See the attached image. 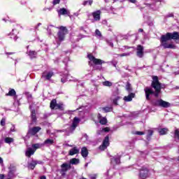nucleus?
Segmentation results:
<instances>
[{
	"mask_svg": "<svg viewBox=\"0 0 179 179\" xmlns=\"http://www.w3.org/2000/svg\"><path fill=\"white\" fill-rule=\"evenodd\" d=\"M154 131L152 129L148 130L147 139L149 140L153 136Z\"/></svg>",
	"mask_w": 179,
	"mask_h": 179,
	"instance_id": "c756f323",
	"label": "nucleus"
},
{
	"mask_svg": "<svg viewBox=\"0 0 179 179\" xmlns=\"http://www.w3.org/2000/svg\"><path fill=\"white\" fill-rule=\"evenodd\" d=\"M8 55H13V52H8L7 53Z\"/></svg>",
	"mask_w": 179,
	"mask_h": 179,
	"instance_id": "e2e57ef3",
	"label": "nucleus"
},
{
	"mask_svg": "<svg viewBox=\"0 0 179 179\" xmlns=\"http://www.w3.org/2000/svg\"><path fill=\"white\" fill-rule=\"evenodd\" d=\"M0 124L1 125V127H5V125H6V120H5V119H1V120L0 122Z\"/></svg>",
	"mask_w": 179,
	"mask_h": 179,
	"instance_id": "79ce46f5",
	"label": "nucleus"
},
{
	"mask_svg": "<svg viewBox=\"0 0 179 179\" xmlns=\"http://www.w3.org/2000/svg\"><path fill=\"white\" fill-rule=\"evenodd\" d=\"M127 48H129V47H127Z\"/></svg>",
	"mask_w": 179,
	"mask_h": 179,
	"instance_id": "774afa93",
	"label": "nucleus"
},
{
	"mask_svg": "<svg viewBox=\"0 0 179 179\" xmlns=\"http://www.w3.org/2000/svg\"><path fill=\"white\" fill-rule=\"evenodd\" d=\"M60 2H61V0H53L52 5L53 6H55V5L59 4Z\"/></svg>",
	"mask_w": 179,
	"mask_h": 179,
	"instance_id": "4c0bfd02",
	"label": "nucleus"
},
{
	"mask_svg": "<svg viewBox=\"0 0 179 179\" xmlns=\"http://www.w3.org/2000/svg\"><path fill=\"white\" fill-rule=\"evenodd\" d=\"M152 79L151 87H152L155 91L148 87L144 89L147 101H150V96H152V94H154L155 97H159V94L162 92V83L159 81V77L157 76H153Z\"/></svg>",
	"mask_w": 179,
	"mask_h": 179,
	"instance_id": "f257e3e1",
	"label": "nucleus"
},
{
	"mask_svg": "<svg viewBox=\"0 0 179 179\" xmlns=\"http://www.w3.org/2000/svg\"><path fill=\"white\" fill-rule=\"evenodd\" d=\"M57 13L59 16L65 15H69V11L66 10L65 8H60L59 10H57Z\"/></svg>",
	"mask_w": 179,
	"mask_h": 179,
	"instance_id": "f3484780",
	"label": "nucleus"
},
{
	"mask_svg": "<svg viewBox=\"0 0 179 179\" xmlns=\"http://www.w3.org/2000/svg\"><path fill=\"white\" fill-rule=\"evenodd\" d=\"M14 40H17L16 35L14 36Z\"/></svg>",
	"mask_w": 179,
	"mask_h": 179,
	"instance_id": "0e129e2a",
	"label": "nucleus"
},
{
	"mask_svg": "<svg viewBox=\"0 0 179 179\" xmlns=\"http://www.w3.org/2000/svg\"><path fill=\"white\" fill-rule=\"evenodd\" d=\"M100 15H101V10H97L92 13V15L96 22H99V20H100Z\"/></svg>",
	"mask_w": 179,
	"mask_h": 179,
	"instance_id": "ddd939ff",
	"label": "nucleus"
},
{
	"mask_svg": "<svg viewBox=\"0 0 179 179\" xmlns=\"http://www.w3.org/2000/svg\"><path fill=\"white\" fill-rule=\"evenodd\" d=\"M139 33H143V29H138Z\"/></svg>",
	"mask_w": 179,
	"mask_h": 179,
	"instance_id": "13d9d810",
	"label": "nucleus"
},
{
	"mask_svg": "<svg viewBox=\"0 0 179 179\" xmlns=\"http://www.w3.org/2000/svg\"><path fill=\"white\" fill-rule=\"evenodd\" d=\"M131 3H136V0H129Z\"/></svg>",
	"mask_w": 179,
	"mask_h": 179,
	"instance_id": "864d4df0",
	"label": "nucleus"
},
{
	"mask_svg": "<svg viewBox=\"0 0 179 179\" xmlns=\"http://www.w3.org/2000/svg\"><path fill=\"white\" fill-rule=\"evenodd\" d=\"M79 159H78V158H73V159H70V161H69V163L70 164H73V165H75V166H76V165H78V164H79Z\"/></svg>",
	"mask_w": 179,
	"mask_h": 179,
	"instance_id": "b1692460",
	"label": "nucleus"
},
{
	"mask_svg": "<svg viewBox=\"0 0 179 179\" xmlns=\"http://www.w3.org/2000/svg\"><path fill=\"white\" fill-rule=\"evenodd\" d=\"M95 34H96V36H98L99 37H101V32L100 31V30L96 29Z\"/></svg>",
	"mask_w": 179,
	"mask_h": 179,
	"instance_id": "a19ab883",
	"label": "nucleus"
},
{
	"mask_svg": "<svg viewBox=\"0 0 179 179\" xmlns=\"http://www.w3.org/2000/svg\"><path fill=\"white\" fill-rule=\"evenodd\" d=\"M136 135H145V132L143 131H136Z\"/></svg>",
	"mask_w": 179,
	"mask_h": 179,
	"instance_id": "a18cd8bd",
	"label": "nucleus"
},
{
	"mask_svg": "<svg viewBox=\"0 0 179 179\" xmlns=\"http://www.w3.org/2000/svg\"><path fill=\"white\" fill-rule=\"evenodd\" d=\"M13 138H10V137H6L4 139V142L5 143H8V145H10V143H12L13 142Z\"/></svg>",
	"mask_w": 179,
	"mask_h": 179,
	"instance_id": "c85d7f7f",
	"label": "nucleus"
},
{
	"mask_svg": "<svg viewBox=\"0 0 179 179\" xmlns=\"http://www.w3.org/2000/svg\"><path fill=\"white\" fill-rule=\"evenodd\" d=\"M158 132H159L160 136L166 135V134L169 132V129H167V128H162V129H160L158 131Z\"/></svg>",
	"mask_w": 179,
	"mask_h": 179,
	"instance_id": "393cba45",
	"label": "nucleus"
},
{
	"mask_svg": "<svg viewBox=\"0 0 179 179\" xmlns=\"http://www.w3.org/2000/svg\"><path fill=\"white\" fill-rule=\"evenodd\" d=\"M176 89H179V87H178V86H176Z\"/></svg>",
	"mask_w": 179,
	"mask_h": 179,
	"instance_id": "69168bd1",
	"label": "nucleus"
},
{
	"mask_svg": "<svg viewBox=\"0 0 179 179\" xmlns=\"http://www.w3.org/2000/svg\"><path fill=\"white\" fill-rule=\"evenodd\" d=\"M144 50L143 45H138L136 47V56L138 57V58H143L144 55Z\"/></svg>",
	"mask_w": 179,
	"mask_h": 179,
	"instance_id": "9d476101",
	"label": "nucleus"
},
{
	"mask_svg": "<svg viewBox=\"0 0 179 179\" xmlns=\"http://www.w3.org/2000/svg\"><path fill=\"white\" fill-rule=\"evenodd\" d=\"M45 145H53L54 140L48 138L44 141Z\"/></svg>",
	"mask_w": 179,
	"mask_h": 179,
	"instance_id": "7c9ffc66",
	"label": "nucleus"
},
{
	"mask_svg": "<svg viewBox=\"0 0 179 179\" xmlns=\"http://www.w3.org/2000/svg\"><path fill=\"white\" fill-rule=\"evenodd\" d=\"M107 122H108V121L107 120L106 117H102L101 120H99V124H101V125H106Z\"/></svg>",
	"mask_w": 179,
	"mask_h": 179,
	"instance_id": "cd10ccee",
	"label": "nucleus"
},
{
	"mask_svg": "<svg viewBox=\"0 0 179 179\" xmlns=\"http://www.w3.org/2000/svg\"><path fill=\"white\" fill-rule=\"evenodd\" d=\"M139 177L141 179H146L147 177H149V170L145 166H142L139 169Z\"/></svg>",
	"mask_w": 179,
	"mask_h": 179,
	"instance_id": "6e6552de",
	"label": "nucleus"
},
{
	"mask_svg": "<svg viewBox=\"0 0 179 179\" xmlns=\"http://www.w3.org/2000/svg\"><path fill=\"white\" fill-rule=\"evenodd\" d=\"M79 149L75 146L69 151V156H74V155H78Z\"/></svg>",
	"mask_w": 179,
	"mask_h": 179,
	"instance_id": "dca6fc26",
	"label": "nucleus"
},
{
	"mask_svg": "<svg viewBox=\"0 0 179 179\" xmlns=\"http://www.w3.org/2000/svg\"><path fill=\"white\" fill-rule=\"evenodd\" d=\"M126 90H127V92H131L132 91V87L131 85V83H129V82L127 83Z\"/></svg>",
	"mask_w": 179,
	"mask_h": 179,
	"instance_id": "2f4dec72",
	"label": "nucleus"
},
{
	"mask_svg": "<svg viewBox=\"0 0 179 179\" xmlns=\"http://www.w3.org/2000/svg\"><path fill=\"white\" fill-rule=\"evenodd\" d=\"M25 95L27 96V99H31L32 96L30 92H25Z\"/></svg>",
	"mask_w": 179,
	"mask_h": 179,
	"instance_id": "37998d69",
	"label": "nucleus"
},
{
	"mask_svg": "<svg viewBox=\"0 0 179 179\" xmlns=\"http://www.w3.org/2000/svg\"><path fill=\"white\" fill-rule=\"evenodd\" d=\"M103 85L106 86L108 87H111V86H113V83L110 81H105V82H103Z\"/></svg>",
	"mask_w": 179,
	"mask_h": 179,
	"instance_id": "473e14b6",
	"label": "nucleus"
},
{
	"mask_svg": "<svg viewBox=\"0 0 179 179\" xmlns=\"http://www.w3.org/2000/svg\"><path fill=\"white\" fill-rule=\"evenodd\" d=\"M54 76V72L49 71L47 74L45 72L42 73L41 78L45 79V80H51V77Z\"/></svg>",
	"mask_w": 179,
	"mask_h": 179,
	"instance_id": "9b49d317",
	"label": "nucleus"
},
{
	"mask_svg": "<svg viewBox=\"0 0 179 179\" xmlns=\"http://www.w3.org/2000/svg\"><path fill=\"white\" fill-rule=\"evenodd\" d=\"M36 150H33V148H28L27 150L25 152V156H27V157H31L32 155H34Z\"/></svg>",
	"mask_w": 179,
	"mask_h": 179,
	"instance_id": "6ab92c4d",
	"label": "nucleus"
},
{
	"mask_svg": "<svg viewBox=\"0 0 179 179\" xmlns=\"http://www.w3.org/2000/svg\"><path fill=\"white\" fill-rule=\"evenodd\" d=\"M41 179H47V177L45 176H41Z\"/></svg>",
	"mask_w": 179,
	"mask_h": 179,
	"instance_id": "bf43d9fd",
	"label": "nucleus"
},
{
	"mask_svg": "<svg viewBox=\"0 0 179 179\" xmlns=\"http://www.w3.org/2000/svg\"><path fill=\"white\" fill-rule=\"evenodd\" d=\"M88 2H89L88 1H83V6H86L87 5Z\"/></svg>",
	"mask_w": 179,
	"mask_h": 179,
	"instance_id": "603ef678",
	"label": "nucleus"
},
{
	"mask_svg": "<svg viewBox=\"0 0 179 179\" xmlns=\"http://www.w3.org/2000/svg\"><path fill=\"white\" fill-rule=\"evenodd\" d=\"M32 148L35 149L34 150H36V149H40V144L39 143L33 144Z\"/></svg>",
	"mask_w": 179,
	"mask_h": 179,
	"instance_id": "c9c22d12",
	"label": "nucleus"
},
{
	"mask_svg": "<svg viewBox=\"0 0 179 179\" xmlns=\"http://www.w3.org/2000/svg\"><path fill=\"white\" fill-rule=\"evenodd\" d=\"M34 162L35 163H36V166H37V164H43V162H42V161L34 160Z\"/></svg>",
	"mask_w": 179,
	"mask_h": 179,
	"instance_id": "de8ad7c7",
	"label": "nucleus"
},
{
	"mask_svg": "<svg viewBox=\"0 0 179 179\" xmlns=\"http://www.w3.org/2000/svg\"><path fill=\"white\" fill-rule=\"evenodd\" d=\"M169 17H174V14L173 13H170L169 15H168Z\"/></svg>",
	"mask_w": 179,
	"mask_h": 179,
	"instance_id": "6e6d98bb",
	"label": "nucleus"
},
{
	"mask_svg": "<svg viewBox=\"0 0 179 179\" xmlns=\"http://www.w3.org/2000/svg\"><path fill=\"white\" fill-rule=\"evenodd\" d=\"M174 137L177 138L179 140V130L176 129L174 132Z\"/></svg>",
	"mask_w": 179,
	"mask_h": 179,
	"instance_id": "f704fd0d",
	"label": "nucleus"
},
{
	"mask_svg": "<svg viewBox=\"0 0 179 179\" xmlns=\"http://www.w3.org/2000/svg\"><path fill=\"white\" fill-rule=\"evenodd\" d=\"M150 103L154 107H163V108H169V107H170V103L163 99H154L152 100Z\"/></svg>",
	"mask_w": 179,
	"mask_h": 179,
	"instance_id": "20e7f679",
	"label": "nucleus"
},
{
	"mask_svg": "<svg viewBox=\"0 0 179 179\" xmlns=\"http://www.w3.org/2000/svg\"><path fill=\"white\" fill-rule=\"evenodd\" d=\"M15 173H16V167L13 166H10L9 167V171H8V177L10 178H12V177H14L15 176Z\"/></svg>",
	"mask_w": 179,
	"mask_h": 179,
	"instance_id": "2eb2a0df",
	"label": "nucleus"
},
{
	"mask_svg": "<svg viewBox=\"0 0 179 179\" xmlns=\"http://www.w3.org/2000/svg\"><path fill=\"white\" fill-rule=\"evenodd\" d=\"M50 108L52 110H60V111H64V103H57V99H53L50 101Z\"/></svg>",
	"mask_w": 179,
	"mask_h": 179,
	"instance_id": "423d86ee",
	"label": "nucleus"
},
{
	"mask_svg": "<svg viewBox=\"0 0 179 179\" xmlns=\"http://www.w3.org/2000/svg\"><path fill=\"white\" fill-rule=\"evenodd\" d=\"M2 163H3V159L0 157V164H2Z\"/></svg>",
	"mask_w": 179,
	"mask_h": 179,
	"instance_id": "4d7b16f0",
	"label": "nucleus"
},
{
	"mask_svg": "<svg viewBox=\"0 0 179 179\" xmlns=\"http://www.w3.org/2000/svg\"><path fill=\"white\" fill-rule=\"evenodd\" d=\"M31 120L34 122H36L37 121V117L36 115V110H32L31 112Z\"/></svg>",
	"mask_w": 179,
	"mask_h": 179,
	"instance_id": "a878e982",
	"label": "nucleus"
},
{
	"mask_svg": "<svg viewBox=\"0 0 179 179\" xmlns=\"http://www.w3.org/2000/svg\"><path fill=\"white\" fill-rule=\"evenodd\" d=\"M102 131H103V132H110V127H104Z\"/></svg>",
	"mask_w": 179,
	"mask_h": 179,
	"instance_id": "c03bdc74",
	"label": "nucleus"
},
{
	"mask_svg": "<svg viewBox=\"0 0 179 179\" xmlns=\"http://www.w3.org/2000/svg\"><path fill=\"white\" fill-rule=\"evenodd\" d=\"M28 55H29V57H30L31 59H33L34 58H36L37 52H36L34 50H29Z\"/></svg>",
	"mask_w": 179,
	"mask_h": 179,
	"instance_id": "5701e85b",
	"label": "nucleus"
},
{
	"mask_svg": "<svg viewBox=\"0 0 179 179\" xmlns=\"http://www.w3.org/2000/svg\"><path fill=\"white\" fill-rule=\"evenodd\" d=\"M81 156H83L84 158H86L87 156H89V150H87V148L83 147L81 148Z\"/></svg>",
	"mask_w": 179,
	"mask_h": 179,
	"instance_id": "a211bd4d",
	"label": "nucleus"
},
{
	"mask_svg": "<svg viewBox=\"0 0 179 179\" xmlns=\"http://www.w3.org/2000/svg\"><path fill=\"white\" fill-rule=\"evenodd\" d=\"M170 40H179V33L177 31L167 32L166 34L161 36L159 41L161 43V46L163 47L165 50L167 48L173 49L176 48V46L171 43H167Z\"/></svg>",
	"mask_w": 179,
	"mask_h": 179,
	"instance_id": "f03ea898",
	"label": "nucleus"
},
{
	"mask_svg": "<svg viewBox=\"0 0 179 179\" xmlns=\"http://www.w3.org/2000/svg\"><path fill=\"white\" fill-rule=\"evenodd\" d=\"M61 82H62V83H65V80H64V78H62V79H61Z\"/></svg>",
	"mask_w": 179,
	"mask_h": 179,
	"instance_id": "680f3d73",
	"label": "nucleus"
},
{
	"mask_svg": "<svg viewBox=\"0 0 179 179\" xmlns=\"http://www.w3.org/2000/svg\"><path fill=\"white\" fill-rule=\"evenodd\" d=\"M97 118H98V120H100L101 119H102L103 117L101 116V114L99 113L98 115H97Z\"/></svg>",
	"mask_w": 179,
	"mask_h": 179,
	"instance_id": "8fccbe9b",
	"label": "nucleus"
},
{
	"mask_svg": "<svg viewBox=\"0 0 179 179\" xmlns=\"http://www.w3.org/2000/svg\"><path fill=\"white\" fill-rule=\"evenodd\" d=\"M118 100H120V96H117L113 100V103L115 106H118Z\"/></svg>",
	"mask_w": 179,
	"mask_h": 179,
	"instance_id": "72a5a7b5",
	"label": "nucleus"
},
{
	"mask_svg": "<svg viewBox=\"0 0 179 179\" xmlns=\"http://www.w3.org/2000/svg\"><path fill=\"white\" fill-rule=\"evenodd\" d=\"M57 29H59L57 32L59 41L62 42L65 40L66 34H68V28H66V27L60 26L58 27Z\"/></svg>",
	"mask_w": 179,
	"mask_h": 179,
	"instance_id": "39448f33",
	"label": "nucleus"
},
{
	"mask_svg": "<svg viewBox=\"0 0 179 179\" xmlns=\"http://www.w3.org/2000/svg\"><path fill=\"white\" fill-rule=\"evenodd\" d=\"M71 169H72V166H71V164L67 163L62 164L61 165V171H60L62 176H65V174H66V171H68L69 170H71Z\"/></svg>",
	"mask_w": 179,
	"mask_h": 179,
	"instance_id": "1a4fd4ad",
	"label": "nucleus"
},
{
	"mask_svg": "<svg viewBox=\"0 0 179 179\" xmlns=\"http://www.w3.org/2000/svg\"><path fill=\"white\" fill-rule=\"evenodd\" d=\"M178 162H179V156H178Z\"/></svg>",
	"mask_w": 179,
	"mask_h": 179,
	"instance_id": "338daca9",
	"label": "nucleus"
},
{
	"mask_svg": "<svg viewBox=\"0 0 179 179\" xmlns=\"http://www.w3.org/2000/svg\"><path fill=\"white\" fill-rule=\"evenodd\" d=\"M135 98V93H130L128 96L124 97V101H132V99Z\"/></svg>",
	"mask_w": 179,
	"mask_h": 179,
	"instance_id": "412c9836",
	"label": "nucleus"
},
{
	"mask_svg": "<svg viewBox=\"0 0 179 179\" xmlns=\"http://www.w3.org/2000/svg\"><path fill=\"white\" fill-rule=\"evenodd\" d=\"M40 131H41V127H34L28 129L27 135V136H36V134H38Z\"/></svg>",
	"mask_w": 179,
	"mask_h": 179,
	"instance_id": "0eeeda50",
	"label": "nucleus"
},
{
	"mask_svg": "<svg viewBox=\"0 0 179 179\" xmlns=\"http://www.w3.org/2000/svg\"><path fill=\"white\" fill-rule=\"evenodd\" d=\"M41 26V23H38L37 26L36 27V29H38V27Z\"/></svg>",
	"mask_w": 179,
	"mask_h": 179,
	"instance_id": "052dcab7",
	"label": "nucleus"
},
{
	"mask_svg": "<svg viewBox=\"0 0 179 179\" xmlns=\"http://www.w3.org/2000/svg\"><path fill=\"white\" fill-rule=\"evenodd\" d=\"M6 96L13 97V96H16V91L15 89H10L8 93L6 94Z\"/></svg>",
	"mask_w": 179,
	"mask_h": 179,
	"instance_id": "bb28decb",
	"label": "nucleus"
},
{
	"mask_svg": "<svg viewBox=\"0 0 179 179\" xmlns=\"http://www.w3.org/2000/svg\"><path fill=\"white\" fill-rule=\"evenodd\" d=\"M109 141H110V138L108 137V136H106L102 143V145H100V149H101V148H103V149H106L107 146L110 145Z\"/></svg>",
	"mask_w": 179,
	"mask_h": 179,
	"instance_id": "f8f14e48",
	"label": "nucleus"
},
{
	"mask_svg": "<svg viewBox=\"0 0 179 179\" xmlns=\"http://www.w3.org/2000/svg\"><path fill=\"white\" fill-rule=\"evenodd\" d=\"M87 57L89 59L88 65L90 66H92L94 65H103V64H105L106 62L100 59L95 58L94 56L90 53L87 55Z\"/></svg>",
	"mask_w": 179,
	"mask_h": 179,
	"instance_id": "7ed1b4c3",
	"label": "nucleus"
},
{
	"mask_svg": "<svg viewBox=\"0 0 179 179\" xmlns=\"http://www.w3.org/2000/svg\"><path fill=\"white\" fill-rule=\"evenodd\" d=\"M19 29V25L17 24H15L14 25V28L13 29V31H18Z\"/></svg>",
	"mask_w": 179,
	"mask_h": 179,
	"instance_id": "ea45409f",
	"label": "nucleus"
},
{
	"mask_svg": "<svg viewBox=\"0 0 179 179\" xmlns=\"http://www.w3.org/2000/svg\"><path fill=\"white\" fill-rule=\"evenodd\" d=\"M36 163L34 162V160H32L31 163H28L27 168L29 170H34L36 169Z\"/></svg>",
	"mask_w": 179,
	"mask_h": 179,
	"instance_id": "4be33fe9",
	"label": "nucleus"
},
{
	"mask_svg": "<svg viewBox=\"0 0 179 179\" xmlns=\"http://www.w3.org/2000/svg\"><path fill=\"white\" fill-rule=\"evenodd\" d=\"M97 176L96 175H92V176H90V179H96Z\"/></svg>",
	"mask_w": 179,
	"mask_h": 179,
	"instance_id": "3c124183",
	"label": "nucleus"
},
{
	"mask_svg": "<svg viewBox=\"0 0 179 179\" xmlns=\"http://www.w3.org/2000/svg\"><path fill=\"white\" fill-rule=\"evenodd\" d=\"M110 160H111V163H113V162H115V166H118L121 164V156L111 158Z\"/></svg>",
	"mask_w": 179,
	"mask_h": 179,
	"instance_id": "aec40b11",
	"label": "nucleus"
},
{
	"mask_svg": "<svg viewBox=\"0 0 179 179\" xmlns=\"http://www.w3.org/2000/svg\"><path fill=\"white\" fill-rule=\"evenodd\" d=\"M88 1V5H90V6H92V5L93 4V0H89Z\"/></svg>",
	"mask_w": 179,
	"mask_h": 179,
	"instance_id": "09e8293b",
	"label": "nucleus"
},
{
	"mask_svg": "<svg viewBox=\"0 0 179 179\" xmlns=\"http://www.w3.org/2000/svg\"><path fill=\"white\" fill-rule=\"evenodd\" d=\"M130 54L129 53H122V54H118L117 57H129Z\"/></svg>",
	"mask_w": 179,
	"mask_h": 179,
	"instance_id": "e433bc0d",
	"label": "nucleus"
},
{
	"mask_svg": "<svg viewBox=\"0 0 179 179\" xmlns=\"http://www.w3.org/2000/svg\"><path fill=\"white\" fill-rule=\"evenodd\" d=\"M10 132H15L16 130L15 129V125H12L10 129Z\"/></svg>",
	"mask_w": 179,
	"mask_h": 179,
	"instance_id": "49530a36",
	"label": "nucleus"
},
{
	"mask_svg": "<svg viewBox=\"0 0 179 179\" xmlns=\"http://www.w3.org/2000/svg\"><path fill=\"white\" fill-rule=\"evenodd\" d=\"M105 113H110L111 111V108L109 107H105L102 108Z\"/></svg>",
	"mask_w": 179,
	"mask_h": 179,
	"instance_id": "58836bf2",
	"label": "nucleus"
},
{
	"mask_svg": "<svg viewBox=\"0 0 179 179\" xmlns=\"http://www.w3.org/2000/svg\"><path fill=\"white\" fill-rule=\"evenodd\" d=\"M5 175L4 174H0V179H4Z\"/></svg>",
	"mask_w": 179,
	"mask_h": 179,
	"instance_id": "5fc2aeb1",
	"label": "nucleus"
},
{
	"mask_svg": "<svg viewBox=\"0 0 179 179\" xmlns=\"http://www.w3.org/2000/svg\"><path fill=\"white\" fill-rule=\"evenodd\" d=\"M80 122V119H79L77 117H75L73 118V123L71 124V129L73 130L76 129V127H78V124H79Z\"/></svg>",
	"mask_w": 179,
	"mask_h": 179,
	"instance_id": "4468645a",
	"label": "nucleus"
}]
</instances>
